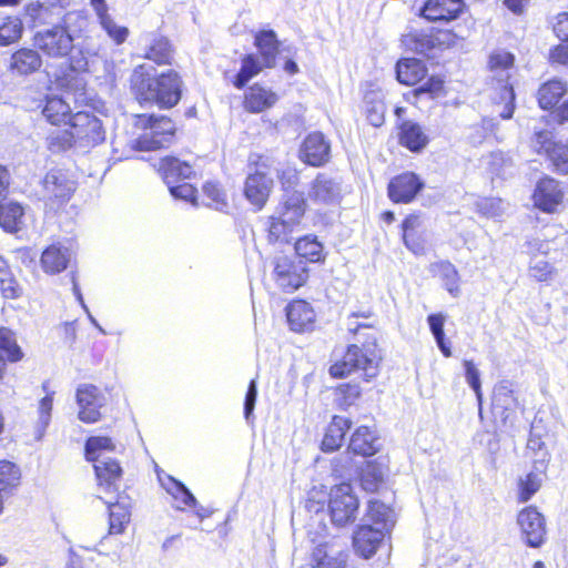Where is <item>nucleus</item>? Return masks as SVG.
I'll list each match as a JSON object with an SVG mask.
<instances>
[{
  "label": "nucleus",
  "instance_id": "nucleus-1",
  "mask_svg": "<svg viewBox=\"0 0 568 568\" xmlns=\"http://www.w3.org/2000/svg\"><path fill=\"white\" fill-rule=\"evenodd\" d=\"M131 82L141 103L151 102L169 109L181 99L182 81L173 70L155 78L145 72L144 65H140L134 70Z\"/></svg>",
  "mask_w": 568,
  "mask_h": 568
},
{
  "label": "nucleus",
  "instance_id": "nucleus-2",
  "mask_svg": "<svg viewBox=\"0 0 568 568\" xmlns=\"http://www.w3.org/2000/svg\"><path fill=\"white\" fill-rule=\"evenodd\" d=\"M115 445L106 436H93L85 443V457L93 463L99 488L105 494L119 491V483L122 476L120 464L110 455L114 453Z\"/></svg>",
  "mask_w": 568,
  "mask_h": 568
},
{
  "label": "nucleus",
  "instance_id": "nucleus-3",
  "mask_svg": "<svg viewBox=\"0 0 568 568\" xmlns=\"http://www.w3.org/2000/svg\"><path fill=\"white\" fill-rule=\"evenodd\" d=\"M85 24L87 19L81 13L67 12L59 24L37 32L34 43L48 57H67L74 48V33Z\"/></svg>",
  "mask_w": 568,
  "mask_h": 568
},
{
  "label": "nucleus",
  "instance_id": "nucleus-4",
  "mask_svg": "<svg viewBox=\"0 0 568 568\" xmlns=\"http://www.w3.org/2000/svg\"><path fill=\"white\" fill-rule=\"evenodd\" d=\"M514 62L515 57L505 50H496L489 55V69L497 83L493 97L494 113L503 120L510 119L515 111V92L508 83Z\"/></svg>",
  "mask_w": 568,
  "mask_h": 568
},
{
  "label": "nucleus",
  "instance_id": "nucleus-5",
  "mask_svg": "<svg viewBox=\"0 0 568 568\" xmlns=\"http://www.w3.org/2000/svg\"><path fill=\"white\" fill-rule=\"evenodd\" d=\"M381 355L377 349L376 338L364 344L348 346L343 359L331 366L329 373L333 377H345L346 375L362 371L366 381H371L378 374Z\"/></svg>",
  "mask_w": 568,
  "mask_h": 568
},
{
  "label": "nucleus",
  "instance_id": "nucleus-6",
  "mask_svg": "<svg viewBox=\"0 0 568 568\" xmlns=\"http://www.w3.org/2000/svg\"><path fill=\"white\" fill-rule=\"evenodd\" d=\"M135 125L144 130L134 141L133 148L139 151H153L164 148L171 142L175 126L166 116L138 115Z\"/></svg>",
  "mask_w": 568,
  "mask_h": 568
},
{
  "label": "nucleus",
  "instance_id": "nucleus-7",
  "mask_svg": "<svg viewBox=\"0 0 568 568\" xmlns=\"http://www.w3.org/2000/svg\"><path fill=\"white\" fill-rule=\"evenodd\" d=\"M308 271L303 260L287 255L273 260L272 280L283 292H294L306 283Z\"/></svg>",
  "mask_w": 568,
  "mask_h": 568
},
{
  "label": "nucleus",
  "instance_id": "nucleus-8",
  "mask_svg": "<svg viewBox=\"0 0 568 568\" xmlns=\"http://www.w3.org/2000/svg\"><path fill=\"white\" fill-rule=\"evenodd\" d=\"M273 164L274 161L268 159L261 160L256 163L255 171L250 173L245 180L244 194L257 210L265 205L273 189V172L278 173Z\"/></svg>",
  "mask_w": 568,
  "mask_h": 568
},
{
  "label": "nucleus",
  "instance_id": "nucleus-9",
  "mask_svg": "<svg viewBox=\"0 0 568 568\" xmlns=\"http://www.w3.org/2000/svg\"><path fill=\"white\" fill-rule=\"evenodd\" d=\"M328 509L332 523L336 526L343 527L356 520L359 501L351 484L342 483L332 487Z\"/></svg>",
  "mask_w": 568,
  "mask_h": 568
},
{
  "label": "nucleus",
  "instance_id": "nucleus-10",
  "mask_svg": "<svg viewBox=\"0 0 568 568\" xmlns=\"http://www.w3.org/2000/svg\"><path fill=\"white\" fill-rule=\"evenodd\" d=\"M70 126L78 149H89L104 141L105 132L101 121L88 112H78L70 118Z\"/></svg>",
  "mask_w": 568,
  "mask_h": 568
},
{
  "label": "nucleus",
  "instance_id": "nucleus-11",
  "mask_svg": "<svg viewBox=\"0 0 568 568\" xmlns=\"http://www.w3.org/2000/svg\"><path fill=\"white\" fill-rule=\"evenodd\" d=\"M74 190L75 182L60 169L50 170L42 180V196L53 203L70 200Z\"/></svg>",
  "mask_w": 568,
  "mask_h": 568
},
{
  "label": "nucleus",
  "instance_id": "nucleus-12",
  "mask_svg": "<svg viewBox=\"0 0 568 568\" xmlns=\"http://www.w3.org/2000/svg\"><path fill=\"white\" fill-rule=\"evenodd\" d=\"M517 524L529 547L538 548L544 544L546 523L544 516L537 508L529 506L523 509L517 516Z\"/></svg>",
  "mask_w": 568,
  "mask_h": 568
},
{
  "label": "nucleus",
  "instance_id": "nucleus-13",
  "mask_svg": "<svg viewBox=\"0 0 568 568\" xmlns=\"http://www.w3.org/2000/svg\"><path fill=\"white\" fill-rule=\"evenodd\" d=\"M103 400L104 398L98 387L90 384L80 385L77 390L79 418L84 423H95L99 420Z\"/></svg>",
  "mask_w": 568,
  "mask_h": 568
},
{
  "label": "nucleus",
  "instance_id": "nucleus-14",
  "mask_svg": "<svg viewBox=\"0 0 568 568\" xmlns=\"http://www.w3.org/2000/svg\"><path fill=\"white\" fill-rule=\"evenodd\" d=\"M341 183L325 173L317 174L308 190V199L322 205L337 204L341 200Z\"/></svg>",
  "mask_w": 568,
  "mask_h": 568
},
{
  "label": "nucleus",
  "instance_id": "nucleus-15",
  "mask_svg": "<svg viewBox=\"0 0 568 568\" xmlns=\"http://www.w3.org/2000/svg\"><path fill=\"white\" fill-rule=\"evenodd\" d=\"M423 186V182L416 174L406 172L390 180L388 196L395 203H409Z\"/></svg>",
  "mask_w": 568,
  "mask_h": 568
},
{
  "label": "nucleus",
  "instance_id": "nucleus-16",
  "mask_svg": "<svg viewBox=\"0 0 568 568\" xmlns=\"http://www.w3.org/2000/svg\"><path fill=\"white\" fill-rule=\"evenodd\" d=\"M562 197L559 183L551 178L540 180L534 192L535 205L547 213H554L561 204Z\"/></svg>",
  "mask_w": 568,
  "mask_h": 568
},
{
  "label": "nucleus",
  "instance_id": "nucleus-17",
  "mask_svg": "<svg viewBox=\"0 0 568 568\" xmlns=\"http://www.w3.org/2000/svg\"><path fill=\"white\" fill-rule=\"evenodd\" d=\"M74 257L72 248L62 243L48 246L41 254L42 270L48 274H58L67 270Z\"/></svg>",
  "mask_w": 568,
  "mask_h": 568
},
{
  "label": "nucleus",
  "instance_id": "nucleus-18",
  "mask_svg": "<svg viewBox=\"0 0 568 568\" xmlns=\"http://www.w3.org/2000/svg\"><path fill=\"white\" fill-rule=\"evenodd\" d=\"M329 150V144L324 135L321 132H314L304 140L301 158L312 166H321L328 161Z\"/></svg>",
  "mask_w": 568,
  "mask_h": 568
},
{
  "label": "nucleus",
  "instance_id": "nucleus-19",
  "mask_svg": "<svg viewBox=\"0 0 568 568\" xmlns=\"http://www.w3.org/2000/svg\"><path fill=\"white\" fill-rule=\"evenodd\" d=\"M278 101V95L270 88L254 83L244 92L243 106L250 113H261L271 109Z\"/></svg>",
  "mask_w": 568,
  "mask_h": 568
},
{
  "label": "nucleus",
  "instance_id": "nucleus-20",
  "mask_svg": "<svg viewBox=\"0 0 568 568\" xmlns=\"http://www.w3.org/2000/svg\"><path fill=\"white\" fill-rule=\"evenodd\" d=\"M286 317L291 329L302 333L313 329L316 315L310 303L296 300L286 306Z\"/></svg>",
  "mask_w": 568,
  "mask_h": 568
},
{
  "label": "nucleus",
  "instance_id": "nucleus-21",
  "mask_svg": "<svg viewBox=\"0 0 568 568\" xmlns=\"http://www.w3.org/2000/svg\"><path fill=\"white\" fill-rule=\"evenodd\" d=\"M463 0H427L422 14L429 21H450L463 11Z\"/></svg>",
  "mask_w": 568,
  "mask_h": 568
},
{
  "label": "nucleus",
  "instance_id": "nucleus-22",
  "mask_svg": "<svg viewBox=\"0 0 568 568\" xmlns=\"http://www.w3.org/2000/svg\"><path fill=\"white\" fill-rule=\"evenodd\" d=\"M306 210V202L302 192L292 191L283 194L282 201L276 209V215L284 219L285 223L300 224Z\"/></svg>",
  "mask_w": 568,
  "mask_h": 568
},
{
  "label": "nucleus",
  "instance_id": "nucleus-23",
  "mask_svg": "<svg viewBox=\"0 0 568 568\" xmlns=\"http://www.w3.org/2000/svg\"><path fill=\"white\" fill-rule=\"evenodd\" d=\"M385 532L384 529L375 528L372 525H362L354 534L353 544L357 552L364 558L372 557L383 540Z\"/></svg>",
  "mask_w": 568,
  "mask_h": 568
},
{
  "label": "nucleus",
  "instance_id": "nucleus-24",
  "mask_svg": "<svg viewBox=\"0 0 568 568\" xmlns=\"http://www.w3.org/2000/svg\"><path fill=\"white\" fill-rule=\"evenodd\" d=\"M109 507V534H122L131 519V504L126 497H118L115 500L105 499Z\"/></svg>",
  "mask_w": 568,
  "mask_h": 568
},
{
  "label": "nucleus",
  "instance_id": "nucleus-25",
  "mask_svg": "<svg viewBox=\"0 0 568 568\" xmlns=\"http://www.w3.org/2000/svg\"><path fill=\"white\" fill-rule=\"evenodd\" d=\"M41 65L42 59L38 51L21 48L11 54L9 71L17 75H29L38 71Z\"/></svg>",
  "mask_w": 568,
  "mask_h": 568
},
{
  "label": "nucleus",
  "instance_id": "nucleus-26",
  "mask_svg": "<svg viewBox=\"0 0 568 568\" xmlns=\"http://www.w3.org/2000/svg\"><path fill=\"white\" fill-rule=\"evenodd\" d=\"M449 34L445 31L437 32H410L403 39L404 44L410 50L427 54L432 49L443 44Z\"/></svg>",
  "mask_w": 568,
  "mask_h": 568
},
{
  "label": "nucleus",
  "instance_id": "nucleus-27",
  "mask_svg": "<svg viewBox=\"0 0 568 568\" xmlns=\"http://www.w3.org/2000/svg\"><path fill=\"white\" fill-rule=\"evenodd\" d=\"M518 406L515 396L514 385L510 381L504 379L497 383L493 392V407L503 418H508L509 413L514 412Z\"/></svg>",
  "mask_w": 568,
  "mask_h": 568
},
{
  "label": "nucleus",
  "instance_id": "nucleus-28",
  "mask_svg": "<svg viewBox=\"0 0 568 568\" xmlns=\"http://www.w3.org/2000/svg\"><path fill=\"white\" fill-rule=\"evenodd\" d=\"M254 44L266 68H274L278 53L280 41L274 30H262L255 33Z\"/></svg>",
  "mask_w": 568,
  "mask_h": 568
},
{
  "label": "nucleus",
  "instance_id": "nucleus-29",
  "mask_svg": "<svg viewBox=\"0 0 568 568\" xmlns=\"http://www.w3.org/2000/svg\"><path fill=\"white\" fill-rule=\"evenodd\" d=\"M24 209L13 201L0 203V226L8 233H17L24 227Z\"/></svg>",
  "mask_w": 568,
  "mask_h": 568
},
{
  "label": "nucleus",
  "instance_id": "nucleus-30",
  "mask_svg": "<svg viewBox=\"0 0 568 568\" xmlns=\"http://www.w3.org/2000/svg\"><path fill=\"white\" fill-rule=\"evenodd\" d=\"M351 425L352 423L348 418L334 416L322 440V450L328 453L338 449Z\"/></svg>",
  "mask_w": 568,
  "mask_h": 568
},
{
  "label": "nucleus",
  "instance_id": "nucleus-31",
  "mask_svg": "<svg viewBox=\"0 0 568 568\" xmlns=\"http://www.w3.org/2000/svg\"><path fill=\"white\" fill-rule=\"evenodd\" d=\"M399 141L412 152H419L428 144V136L418 123L404 121L400 125Z\"/></svg>",
  "mask_w": 568,
  "mask_h": 568
},
{
  "label": "nucleus",
  "instance_id": "nucleus-32",
  "mask_svg": "<svg viewBox=\"0 0 568 568\" xmlns=\"http://www.w3.org/2000/svg\"><path fill=\"white\" fill-rule=\"evenodd\" d=\"M42 114L53 125H59L72 116L69 103L58 95H48L45 98Z\"/></svg>",
  "mask_w": 568,
  "mask_h": 568
},
{
  "label": "nucleus",
  "instance_id": "nucleus-33",
  "mask_svg": "<svg viewBox=\"0 0 568 568\" xmlns=\"http://www.w3.org/2000/svg\"><path fill=\"white\" fill-rule=\"evenodd\" d=\"M349 449L357 455L372 456L378 450L377 438L367 426H361L351 437Z\"/></svg>",
  "mask_w": 568,
  "mask_h": 568
},
{
  "label": "nucleus",
  "instance_id": "nucleus-34",
  "mask_svg": "<svg viewBox=\"0 0 568 568\" xmlns=\"http://www.w3.org/2000/svg\"><path fill=\"white\" fill-rule=\"evenodd\" d=\"M348 555L344 551H334L326 545H320L313 551L314 568H344Z\"/></svg>",
  "mask_w": 568,
  "mask_h": 568
},
{
  "label": "nucleus",
  "instance_id": "nucleus-35",
  "mask_svg": "<svg viewBox=\"0 0 568 568\" xmlns=\"http://www.w3.org/2000/svg\"><path fill=\"white\" fill-rule=\"evenodd\" d=\"M366 518L372 521V526L389 531L395 525V514L385 504L378 500H369Z\"/></svg>",
  "mask_w": 568,
  "mask_h": 568
},
{
  "label": "nucleus",
  "instance_id": "nucleus-36",
  "mask_svg": "<svg viewBox=\"0 0 568 568\" xmlns=\"http://www.w3.org/2000/svg\"><path fill=\"white\" fill-rule=\"evenodd\" d=\"M568 84L561 80H550L538 90V103L541 109L548 110L555 106L567 93Z\"/></svg>",
  "mask_w": 568,
  "mask_h": 568
},
{
  "label": "nucleus",
  "instance_id": "nucleus-37",
  "mask_svg": "<svg viewBox=\"0 0 568 568\" xmlns=\"http://www.w3.org/2000/svg\"><path fill=\"white\" fill-rule=\"evenodd\" d=\"M426 73L424 63L417 59H403L396 64V75L400 83L415 85Z\"/></svg>",
  "mask_w": 568,
  "mask_h": 568
},
{
  "label": "nucleus",
  "instance_id": "nucleus-38",
  "mask_svg": "<svg viewBox=\"0 0 568 568\" xmlns=\"http://www.w3.org/2000/svg\"><path fill=\"white\" fill-rule=\"evenodd\" d=\"M364 109L368 122L374 126L384 123L385 103L384 95L379 90H371L364 95Z\"/></svg>",
  "mask_w": 568,
  "mask_h": 568
},
{
  "label": "nucleus",
  "instance_id": "nucleus-39",
  "mask_svg": "<svg viewBox=\"0 0 568 568\" xmlns=\"http://www.w3.org/2000/svg\"><path fill=\"white\" fill-rule=\"evenodd\" d=\"M160 172L166 185L173 184L178 179H189L192 173V166L176 158H165L160 163Z\"/></svg>",
  "mask_w": 568,
  "mask_h": 568
},
{
  "label": "nucleus",
  "instance_id": "nucleus-40",
  "mask_svg": "<svg viewBox=\"0 0 568 568\" xmlns=\"http://www.w3.org/2000/svg\"><path fill=\"white\" fill-rule=\"evenodd\" d=\"M432 272L438 276L445 288L453 296L459 294V274L456 267L448 261H440L432 265Z\"/></svg>",
  "mask_w": 568,
  "mask_h": 568
},
{
  "label": "nucleus",
  "instance_id": "nucleus-41",
  "mask_svg": "<svg viewBox=\"0 0 568 568\" xmlns=\"http://www.w3.org/2000/svg\"><path fill=\"white\" fill-rule=\"evenodd\" d=\"M164 489L173 497L176 501L175 507L183 509L184 507H195L196 498L193 494L180 481L171 476H168L166 481L160 479Z\"/></svg>",
  "mask_w": 568,
  "mask_h": 568
},
{
  "label": "nucleus",
  "instance_id": "nucleus-42",
  "mask_svg": "<svg viewBox=\"0 0 568 568\" xmlns=\"http://www.w3.org/2000/svg\"><path fill=\"white\" fill-rule=\"evenodd\" d=\"M0 291L4 298H18L22 295V286L14 276L8 262L0 255Z\"/></svg>",
  "mask_w": 568,
  "mask_h": 568
},
{
  "label": "nucleus",
  "instance_id": "nucleus-43",
  "mask_svg": "<svg viewBox=\"0 0 568 568\" xmlns=\"http://www.w3.org/2000/svg\"><path fill=\"white\" fill-rule=\"evenodd\" d=\"M264 68L263 60L255 54H245L242 58V64L239 73L233 81V84L237 89H242L245 84L255 75H257Z\"/></svg>",
  "mask_w": 568,
  "mask_h": 568
},
{
  "label": "nucleus",
  "instance_id": "nucleus-44",
  "mask_svg": "<svg viewBox=\"0 0 568 568\" xmlns=\"http://www.w3.org/2000/svg\"><path fill=\"white\" fill-rule=\"evenodd\" d=\"M23 32V26L19 18L0 17V47H7L18 42Z\"/></svg>",
  "mask_w": 568,
  "mask_h": 568
},
{
  "label": "nucleus",
  "instance_id": "nucleus-45",
  "mask_svg": "<svg viewBox=\"0 0 568 568\" xmlns=\"http://www.w3.org/2000/svg\"><path fill=\"white\" fill-rule=\"evenodd\" d=\"M144 57L158 64H170L172 60V49L169 40L163 37H154Z\"/></svg>",
  "mask_w": 568,
  "mask_h": 568
},
{
  "label": "nucleus",
  "instance_id": "nucleus-46",
  "mask_svg": "<svg viewBox=\"0 0 568 568\" xmlns=\"http://www.w3.org/2000/svg\"><path fill=\"white\" fill-rule=\"evenodd\" d=\"M295 252L300 257L318 262L322 260L323 245L315 236L306 235L296 241Z\"/></svg>",
  "mask_w": 568,
  "mask_h": 568
},
{
  "label": "nucleus",
  "instance_id": "nucleus-47",
  "mask_svg": "<svg viewBox=\"0 0 568 568\" xmlns=\"http://www.w3.org/2000/svg\"><path fill=\"white\" fill-rule=\"evenodd\" d=\"M48 149L53 153L68 151L77 148L75 138L72 129L70 130H55L52 131L47 138Z\"/></svg>",
  "mask_w": 568,
  "mask_h": 568
},
{
  "label": "nucleus",
  "instance_id": "nucleus-48",
  "mask_svg": "<svg viewBox=\"0 0 568 568\" xmlns=\"http://www.w3.org/2000/svg\"><path fill=\"white\" fill-rule=\"evenodd\" d=\"M430 332L436 341V344L445 357L452 356L449 344L445 339L444 323L445 316L443 314H432L427 317Z\"/></svg>",
  "mask_w": 568,
  "mask_h": 568
},
{
  "label": "nucleus",
  "instance_id": "nucleus-49",
  "mask_svg": "<svg viewBox=\"0 0 568 568\" xmlns=\"http://www.w3.org/2000/svg\"><path fill=\"white\" fill-rule=\"evenodd\" d=\"M542 483L541 473H529L519 479V501H528L540 488Z\"/></svg>",
  "mask_w": 568,
  "mask_h": 568
},
{
  "label": "nucleus",
  "instance_id": "nucleus-50",
  "mask_svg": "<svg viewBox=\"0 0 568 568\" xmlns=\"http://www.w3.org/2000/svg\"><path fill=\"white\" fill-rule=\"evenodd\" d=\"M0 351L6 353L10 362H18L23 356L13 333L8 328H0Z\"/></svg>",
  "mask_w": 568,
  "mask_h": 568
},
{
  "label": "nucleus",
  "instance_id": "nucleus-51",
  "mask_svg": "<svg viewBox=\"0 0 568 568\" xmlns=\"http://www.w3.org/2000/svg\"><path fill=\"white\" fill-rule=\"evenodd\" d=\"M20 469L17 465L8 460L0 462V485L9 490L17 487L20 483Z\"/></svg>",
  "mask_w": 568,
  "mask_h": 568
},
{
  "label": "nucleus",
  "instance_id": "nucleus-52",
  "mask_svg": "<svg viewBox=\"0 0 568 568\" xmlns=\"http://www.w3.org/2000/svg\"><path fill=\"white\" fill-rule=\"evenodd\" d=\"M99 21L102 29L116 44H122L126 40L129 29L126 27L119 26L110 14L103 16Z\"/></svg>",
  "mask_w": 568,
  "mask_h": 568
},
{
  "label": "nucleus",
  "instance_id": "nucleus-53",
  "mask_svg": "<svg viewBox=\"0 0 568 568\" xmlns=\"http://www.w3.org/2000/svg\"><path fill=\"white\" fill-rule=\"evenodd\" d=\"M53 392L47 394L39 403V417L37 422L38 438H41L45 428L51 420V412L53 406Z\"/></svg>",
  "mask_w": 568,
  "mask_h": 568
},
{
  "label": "nucleus",
  "instance_id": "nucleus-54",
  "mask_svg": "<svg viewBox=\"0 0 568 568\" xmlns=\"http://www.w3.org/2000/svg\"><path fill=\"white\" fill-rule=\"evenodd\" d=\"M464 368H465L466 382L474 390L476 398L478 400L479 409H480L481 403H483L480 373H479L478 368L476 367L475 363L470 359L464 361Z\"/></svg>",
  "mask_w": 568,
  "mask_h": 568
},
{
  "label": "nucleus",
  "instance_id": "nucleus-55",
  "mask_svg": "<svg viewBox=\"0 0 568 568\" xmlns=\"http://www.w3.org/2000/svg\"><path fill=\"white\" fill-rule=\"evenodd\" d=\"M548 158L558 172L568 173V142L554 144Z\"/></svg>",
  "mask_w": 568,
  "mask_h": 568
},
{
  "label": "nucleus",
  "instance_id": "nucleus-56",
  "mask_svg": "<svg viewBox=\"0 0 568 568\" xmlns=\"http://www.w3.org/2000/svg\"><path fill=\"white\" fill-rule=\"evenodd\" d=\"M203 193L210 200V202L206 203L207 206L220 211L227 206L225 194L216 183H205L203 185Z\"/></svg>",
  "mask_w": 568,
  "mask_h": 568
},
{
  "label": "nucleus",
  "instance_id": "nucleus-57",
  "mask_svg": "<svg viewBox=\"0 0 568 568\" xmlns=\"http://www.w3.org/2000/svg\"><path fill=\"white\" fill-rule=\"evenodd\" d=\"M294 225L284 222L281 216H272L270 219L268 239L271 241H286V234Z\"/></svg>",
  "mask_w": 568,
  "mask_h": 568
},
{
  "label": "nucleus",
  "instance_id": "nucleus-58",
  "mask_svg": "<svg viewBox=\"0 0 568 568\" xmlns=\"http://www.w3.org/2000/svg\"><path fill=\"white\" fill-rule=\"evenodd\" d=\"M529 272L535 280L545 282L552 277L555 268L547 261L537 258L531 261Z\"/></svg>",
  "mask_w": 568,
  "mask_h": 568
},
{
  "label": "nucleus",
  "instance_id": "nucleus-59",
  "mask_svg": "<svg viewBox=\"0 0 568 568\" xmlns=\"http://www.w3.org/2000/svg\"><path fill=\"white\" fill-rule=\"evenodd\" d=\"M26 14L34 24H44L50 19V9L44 3L31 2L26 7Z\"/></svg>",
  "mask_w": 568,
  "mask_h": 568
},
{
  "label": "nucleus",
  "instance_id": "nucleus-60",
  "mask_svg": "<svg viewBox=\"0 0 568 568\" xmlns=\"http://www.w3.org/2000/svg\"><path fill=\"white\" fill-rule=\"evenodd\" d=\"M168 186L173 197L191 202L194 205L196 204V190L192 184L183 182L178 185L170 184Z\"/></svg>",
  "mask_w": 568,
  "mask_h": 568
},
{
  "label": "nucleus",
  "instance_id": "nucleus-61",
  "mask_svg": "<svg viewBox=\"0 0 568 568\" xmlns=\"http://www.w3.org/2000/svg\"><path fill=\"white\" fill-rule=\"evenodd\" d=\"M556 144L552 142V132L549 130H541L535 132L532 146L537 153H546L549 154L552 145Z\"/></svg>",
  "mask_w": 568,
  "mask_h": 568
},
{
  "label": "nucleus",
  "instance_id": "nucleus-62",
  "mask_svg": "<svg viewBox=\"0 0 568 568\" xmlns=\"http://www.w3.org/2000/svg\"><path fill=\"white\" fill-rule=\"evenodd\" d=\"M443 90V81L438 78H429L426 82L415 89L416 95L429 94L430 97L437 95Z\"/></svg>",
  "mask_w": 568,
  "mask_h": 568
},
{
  "label": "nucleus",
  "instance_id": "nucleus-63",
  "mask_svg": "<svg viewBox=\"0 0 568 568\" xmlns=\"http://www.w3.org/2000/svg\"><path fill=\"white\" fill-rule=\"evenodd\" d=\"M256 397H257L256 383L254 379H252L250 382V385H248V388H247V392L245 395V400H244V416L247 422L250 420V417L253 414Z\"/></svg>",
  "mask_w": 568,
  "mask_h": 568
},
{
  "label": "nucleus",
  "instance_id": "nucleus-64",
  "mask_svg": "<svg viewBox=\"0 0 568 568\" xmlns=\"http://www.w3.org/2000/svg\"><path fill=\"white\" fill-rule=\"evenodd\" d=\"M554 32L556 36L562 40H568V12L559 13L556 17V22L554 24Z\"/></svg>",
  "mask_w": 568,
  "mask_h": 568
}]
</instances>
